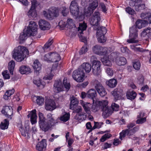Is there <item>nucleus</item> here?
<instances>
[{
	"label": "nucleus",
	"instance_id": "nucleus-58",
	"mask_svg": "<svg viewBox=\"0 0 151 151\" xmlns=\"http://www.w3.org/2000/svg\"><path fill=\"white\" fill-rule=\"evenodd\" d=\"M125 10L127 13L131 15H133L135 14V12L134 10L129 7L126 8Z\"/></svg>",
	"mask_w": 151,
	"mask_h": 151
},
{
	"label": "nucleus",
	"instance_id": "nucleus-10",
	"mask_svg": "<svg viewBox=\"0 0 151 151\" xmlns=\"http://www.w3.org/2000/svg\"><path fill=\"white\" fill-rule=\"evenodd\" d=\"M100 20L101 18L99 12H95L93 14L90 19L91 24L95 26V29L96 27L99 26Z\"/></svg>",
	"mask_w": 151,
	"mask_h": 151
},
{
	"label": "nucleus",
	"instance_id": "nucleus-38",
	"mask_svg": "<svg viewBox=\"0 0 151 151\" xmlns=\"http://www.w3.org/2000/svg\"><path fill=\"white\" fill-rule=\"evenodd\" d=\"M101 60L104 65L111 66L112 65L111 61L106 57H104L103 58H102Z\"/></svg>",
	"mask_w": 151,
	"mask_h": 151
},
{
	"label": "nucleus",
	"instance_id": "nucleus-6",
	"mask_svg": "<svg viewBox=\"0 0 151 151\" xmlns=\"http://www.w3.org/2000/svg\"><path fill=\"white\" fill-rule=\"evenodd\" d=\"M95 29L97 30L96 34L99 42L100 43L105 42L106 40V38L105 37L104 35L107 32L106 28L98 26Z\"/></svg>",
	"mask_w": 151,
	"mask_h": 151
},
{
	"label": "nucleus",
	"instance_id": "nucleus-34",
	"mask_svg": "<svg viewBox=\"0 0 151 151\" xmlns=\"http://www.w3.org/2000/svg\"><path fill=\"white\" fill-rule=\"evenodd\" d=\"M52 39H50L44 45L43 47V49L44 52L48 51H49L50 49V46L53 43Z\"/></svg>",
	"mask_w": 151,
	"mask_h": 151
},
{
	"label": "nucleus",
	"instance_id": "nucleus-27",
	"mask_svg": "<svg viewBox=\"0 0 151 151\" xmlns=\"http://www.w3.org/2000/svg\"><path fill=\"white\" fill-rule=\"evenodd\" d=\"M47 121L52 126L54 125L56 122V120L55 119L54 116L53 114L50 113L48 114L47 115Z\"/></svg>",
	"mask_w": 151,
	"mask_h": 151
},
{
	"label": "nucleus",
	"instance_id": "nucleus-9",
	"mask_svg": "<svg viewBox=\"0 0 151 151\" xmlns=\"http://www.w3.org/2000/svg\"><path fill=\"white\" fill-rule=\"evenodd\" d=\"M85 73L82 72L81 69H78L74 70L72 73V77L74 80L79 82H82L84 80Z\"/></svg>",
	"mask_w": 151,
	"mask_h": 151
},
{
	"label": "nucleus",
	"instance_id": "nucleus-31",
	"mask_svg": "<svg viewBox=\"0 0 151 151\" xmlns=\"http://www.w3.org/2000/svg\"><path fill=\"white\" fill-rule=\"evenodd\" d=\"M35 9V7L33 6L31 7L27 13V14L29 17H32L35 18L36 17L37 13Z\"/></svg>",
	"mask_w": 151,
	"mask_h": 151
},
{
	"label": "nucleus",
	"instance_id": "nucleus-8",
	"mask_svg": "<svg viewBox=\"0 0 151 151\" xmlns=\"http://www.w3.org/2000/svg\"><path fill=\"white\" fill-rule=\"evenodd\" d=\"M37 25L34 21H31L29 22V24L27 29H25L27 35L32 36H35L37 33Z\"/></svg>",
	"mask_w": 151,
	"mask_h": 151
},
{
	"label": "nucleus",
	"instance_id": "nucleus-50",
	"mask_svg": "<svg viewBox=\"0 0 151 151\" xmlns=\"http://www.w3.org/2000/svg\"><path fill=\"white\" fill-rule=\"evenodd\" d=\"M133 66L134 69L137 70H139L140 68L141 64L139 60H137L133 62Z\"/></svg>",
	"mask_w": 151,
	"mask_h": 151
},
{
	"label": "nucleus",
	"instance_id": "nucleus-13",
	"mask_svg": "<svg viewBox=\"0 0 151 151\" xmlns=\"http://www.w3.org/2000/svg\"><path fill=\"white\" fill-rule=\"evenodd\" d=\"M45 108L47 110L52 111L55 108V101L51 99L47 100L45 103Z\"/></svg>",
	"mask_w": 151,
	"mask_h": 151
},
{
	"label": "nucleus",
	"instance_id": "nucleus-21",
	"mask_svg": "<svg viewBox=\"0 0 151 151\" xmlns=\"http://www.w3.org/2000/svg\"><path fill=\"white\" fill-rule=\"evenodd\" d=\"M54 86L58 92L63 90V85L62 81L60 80L55 81L54 85Z\"/></svg>",
	"mask_w": 151,
	"mask_h": 151
},
{
	"label": "nucleus",
	"instance_id": "nucleus-54",
	"mask_svg": "<svg viewBox=\"0 0 151 151\" xmlns=\"http://www.w3.org/2000/svg\"><path fill=\"white\" fill-rule=\"evenodd\" d=\"M111 106L113 111H118L119 110V105L115 103H112Z\"/></svg>",
	"mask_w": 151,
	"mask_h": 151
},
{
	"label": "nucleus",
	"instance_id": "nucleus-25",
	"mask_svg": "<svg viewBox=\"0 0 151 151\" xmlns=\"http://www.w3.org/2000/svg\"><path fill=\"white\" fill-rule=\"evenodd\" d=\"M137 93L133 91L129 90L127 93L126 96L127 99L133 100L137 96Z\"/></svg>",
	"mask_w": 151,
	"mask_h": 151
},
{
	"label": "nucleus",
	"instance_id": "nucleus-45",
	"mask_svg": "<svg viewBox=\"0 0 151 151\" xmlns=\"http://www.w3.org/2000/svg\"><path fill=\"white\" fill-rule=\"evenodd\" d=\"M36 97V101L39 105H42L44 102V99L41 96H37Z\"/></svg>",
	"mask_w": 151,
	"mask_h": 151
},
{
	"label": "nucleus",
	"instance_id": "nucleus-20",
	"mask_svg": "<svg viewBox=\"0 0 151 151\" xmlns=\"http://www.w3.org/2000/svg\"><path fill=\"white\" fill-rule=\"evenodd\" d=\"M91 61L93 64L92 67L101 68V63L98 60L95 56H92L91 58Z\"/></svg>",
	"mask_w": 151,
	"mask_h": 151
},
{
	"label": "nucleus",
	"instance_id": "nucleus-3",
	"mask_svg": "<svg viewBox=\"0 0 151 151\" xmlns=\"http://www.w3.org/2000/svg\"><path fill=\"white\" fill-rule=\"evenodd\" d=\"M28 50L26 47L19 46L14 50L12 56L16 61L20 62L23 60L27 55H28Z\"/></svg>",
	"mask_w": 151,
	"mask_h": 151
},
{
	"label": "nucleus",
	"instance_id": "nucleus-12",
	"mask_svg": "<svg viewBox=\"0 0 151 151\" xmlns=\"http://www.w3.org/2000/svg\"><path fill=\"white\" fill-rule=\"evenodd\" d=\"M1 113L4 115H6L7 117L9 118L10 119H12L11 116L13 114V111L11 107L8 106H4L1 111Z\"/></svg>",
	"mask_w": 151,
	"mask_h": 151
},
{
	"label": "nucleus",
	"instance_id": "nucleus-56",
	"mask_svg": "<svg viewBox=\"0 0 151 151\" xmlns=\"http://www.w3.org/2000/svg\"><path fill=\"white\" fill-rule=\"evenodd\" d=\"M111 134H110L107 133L105 134L101 137L100 139V141L101 142H103L105 141L107 138H109L111 137Z\"/></svg>",
	"mask_w": 151,
	"mask_h": 151
},
{
	"label": "nucleus",
	"instance_id": "nucleus-46",
	"mask_svg": "<svg viewBox=\"0 0 151 151\" xmlns=\"http://www.w3.org/2000/svg\"><path fill=\"white\" fill-rule=\"evenodd\" d=\"M51 14L54 17H57L59 15L58 10L55 7H54L50 10Z\"/></svg>",
	"mask_w": 151,
	"mask_h": 151
},
{
	"label": "nucleus",
	"instance_id": "nucleus-23",
	"mask_svg": "<svg viewBox=\"0 0 151 151\" xmlns=\"http://www.w3.org/2000/svg\"><path fill=\"white\" fill-rule=\"evenodd\" d=\"M19 71L22 74H28L31 73V69L28 66L22 65L19 68Z\"/></svg>",
	"mask_w": 151,
	"mask_h": 151
},
{
	"label": "nucleus",
	"instance_id": "nucleus-2",
	"mask_svg": "<svg viewBox=\"0 0 151 151\" xmlns=\"http://www.w3.org/2000/svg\"><path fill=\"white\" fill-rule=\"evenodd\" d=\"M136 26H133L130 28L129 29V40H127V42L129 43H135L137 42L138 40L136 39L137 37V30L136 28L137 27L139 29L142 28L144 25L143 24L142 21V20H138L136 22Z\"/></svg>",
	"mask_w": 151,
	"mask_h": 151
},
{
	"label": "nucleus",
	"instance_id": "nucleus-40",
	"mask_svg": "<svg viewBox=\"0 0 151 151\" xmlns=\"http://www.w3.org/2000/svg\"><path fill=\"white\" fill-rule=\"evenodd\" d=\"M15 66V63L13 60L11 61L9 63L8 68L11 74H13V71Z\"/></svg>",
	"mask_w": 151,
	"mask_h": 151
},
{
	"label": "nucleus",
	"instance_id": "nucleus-36",
	"mask_svg": "<svg viewBox=\"0 0 151 151\" xmlns=\"http://www.w3.org/2000/svg\"><path fill=\"white\" fill-rule=\"evenodd\" d=\"M106 84L111 88H114L116 86L117 82L114 79H111L108 81H106Z\"/></svg>",
	"mask_w": 151,
	"mask_h": 151
},
{
	"label": "nucleus",
	"instance_id": "nucleus-59",
	"mask_svg": "<svg viewBox=\"0 0 151 151\" xmlns=\"http://www.w3.org/2000/svg\"><path fill=\"white\" fill-rule=\"evenodd\" d=\"M88 51V48L86 45L83 46L81 48L80 52V55H83L85 54Z\"/></svg>",
	"mask_w": 151,
	"mask_h": 151
},
{
	"label": "nucleus",
	"instance_id": "nucleus-64",
	"mask_svg": "<svg viewBox=\"0 0 151 151\" xmlns=\"http://www.w3.org/2000/svg\"><path fill=\"white\" fill-rule=\"evenodd\" d=\"M146 121V119L145 117L139 118L137 120L136 122L137 124H142L145 122Z\"/></svg>",
	"mask_w": 151,
	"mask_h": 151
},
{
	"label": "nucleus",
	"instance_id": "nucleus-55",
	"mask_svg": "<svg viewBox=\"0 0 151 151\" xmlns=\"http://www.w3.org/2000/svg\"><path fill=\"white\" fill-rule=\"evenodd\" d=\"M62 13L64 16H66L68 13V11L65 7H62L60 8Z\"/></svg>",
	"mask_w": 151,
	"mask_h": 151
},
{
	"label": "nucleus",
	"instance_id": "nucleus-57",
	"mask_svg": "<svg viewBox=\"0 0 151 151\" xmlns=\"http://www.w3.org/2000/svg\"><path fill=\"white\" fill-rule=\"evenodd\" d=\"M51 52L46 54L44 56L43 59L45 61H47V62H51L50 60L51 59Z\"/></svg>",
	"mask_w": 151,
	"mask_h": 151
},
{
	"label": "nucleus",
	"instance_id": "nucleus-44",
	"mask_svg": "<svg viewBox=\"0 0 151 151\" xmlns=\"http://www.w3.org/2000/svg\"><path fill=\"white\" fill-rule=\"evenodd\" d=\"M63 84L64 87L66 88L67 91H68L70 87V83L68 81L67 78H65L63 80Z\"/></svg>",
	"mask_w": 151,
	"mask_h": 151
},
{
	"label": "nucleus",
	"instance_id": "nucleus-51",
	"mask_svg": "<svg viewBox=\"0 0 151 151\" xmlns=\"http://www.w3.org/2000/svg\"><path fill=\"white\" fill-rule=\"evenodd\" d=\"M67 35L70 37H73L75 36L76 34V32L75 29H69V31L67 32Z\"/></svg>",
	"mask_w": 151,
	"mask_h": 151
},
{
	"label": "nucleus",
	"instance_id": "nucleus-26",
	"mask_svg": "<svg viewBox=\"0 0 151 151\" xmlns=\"http://www.w3.org/2000/svg\"><path fill=\"white\" fill-rule=\"evenodd\" d=\"M86 118V115L85 113H78L74 116L75 119L80 122L85 120Z\"/></svg>",
	"mask_w": 151,
	"mask_h": 151
},
{
	"label": "nucleus",
	"instance_id": "nucleus-60",
	"mask_svg": "<svg viewBox=\"0 0 151 151\" xmlns=\"http://www.w3.org/2000/svg\"><path fill=\"white\" fill-rule=\"evenodd\" d=\"M150 14L149 13H142L141 14V17L142 19H145L147 21Z\"/></svg>",
	"mask_w": 151,
	"mask_h": 151
},
{
	"label": "nucleus",
	"instance_id": "nucleus-28",
	"mask_svg": "<svg viewBox=\"0 0 151 151\" xmlns=\"http://www.w3.org/2000/svg\"><path fill=\"white\" fill-rule=\"evenodd\" d=\"M51 54L50 60L51 62H57L60 60V55L58 53L53 52H51Z\"/></svg>",
	"mask_w": 151,
	"mask_h": 151
},
{
	"label": "nucleus",
	"instance_id": "nucleus-35",
	"mask_svg": "<svg viewBox=\"0 0 151 151\" xmlns=\"http://www.w3.org/2000/svg\"><path fill=\"white\" fill-rule=\"evenodd\" d=\"M9 125V121L6 119H5L1 122L0 124V128L2 129H7Z\"/></svg>",
	"mask_w": 151,
	"mask_h": 151
},
{
	"label": "nucleus",
	"instance_id": "nucleus-52",
	"mask_svg": "<svg viewBox=\"0 0 151 151\" xmlns=\"http://www.w3.org/2000/svg\"><path fill=\"white\" fill-rule=\"evenodd\" d=\"M70 115L69 113H66L60 118V120L64 122H66L68 121L70 118Z\"/></svg>",
	"mask_w": 151,
	"mask_h": 151
},
{
	"label": "nucleus",
	"instance_id": "nucleus-11",
	"mask_svg": "<svg viewBox=\"0 0 151 151\" xmlns=\"http://www.w3.org/2000/svg\"><path fill=\"white\" fill-rule=\"evenodd\" d=\"M70 8V12L73 15L76 16L78 15L79 12L78 6V4L75 1H72Z\"/></svg>",
	"mask_w": 151,
	"mask_h": 151
},
{
	"label": "nucleus",
	"instance_id": "nucleus-53",
	"mask_svg": "<svg viewBox=\"0 0 151 151\" xmlns=\"http://www.w3.org/2000/svg\"><path fill=\"white\" fill-rule=\"evenodd\" d=\"M51 13L50 12L49 10L47 13L46 11L43 12V14L45 17H46V18L48 19H52L53 17Z\"/></svg>",
	"mask_w": 151,
	"mask_h": 151
},
{
	"label": "nucleus",
	"instance_id": "nucleus-4",
	"mask_svg": "<svg viewBox=\"0 0 151 151\" xmlns=\"http://www.w3.org/2000/svg\"><path fill=\"white\" fill-rule=\"evenodd\" d=\"M134 125V124L133 123L128 124L127 126L128 129L123 130L120 133L119 138L121 140H122L123 138L125 137L126 135L128 136L129 138H130L132 135H133L139 130V128L138 126H136L133 128Z\"/></svg>",
	"mask_w": 151,
	"mask_h": 151
},
{
	"label": "nucleus",
	"instance_id": "nucleus-41",
	"mask_svg": "<svg viewBox=\"0 0 151 151\" xmlns=\"http://www.w3.org/2000/svg\"><path fill=\"white\" fill-rule=\"evenodd\" d=\"M92 68V72L93 74L96 76H98L101 73V68Z\"/></svg>",
	"mask_w": 151,
	"mask_h": 151
},
{
	"label": "nucleus",
	"instance_id": "nucleus-30",
	"mask_svg": "<svg viewBox=\"0 0 151 151\" xmlns=\"http://www.w3.org/2000/svg\"><path fill=\"white\" fill-rule=\"evenodd\" d=\"M34 84L36 85L37 87H40V88H43L45 85L44 82L41 81L39 79H34L33 80Z\"/></svg>",
	"mask_w": 151,
	"mask_h": 151
},
{
	"label": "nucleus",
	"instance_id": "nucleus-62",
	"mask_svg": "<svg viewBox=\"0 0 151 151\" xmlns=\"http://www.w3.org/2000/svg\"><path fill=\"white\" fill-rule=\"evenodd\" d=\"M2 75L4 79H8L9 78L10 76L7 70H5L2 73Z\"/></svg>",
	"mask_w": 151,
	"mask_h": 151
},
{
	"label": "nucleus",
	"instance_id": "nucleus-39",
	"mask_svg": "<svg viewBox=\"0 0 151 151\" xmlns=\"http://www.w3.org/2000/svg\"><path fill=\"white\" fill-rule=\"evenodd\" d=\"M32 112L33 113V115L32 117L30 118V121L32 124H33L37 122V116L36 114V110L35 109L33 110Z\"/></svg>",
	"mask_w": 151,
	"mask_h": 151
},
{
	"label": "nucleus",
	"instance_id": "nucleus-37",
	"mask_svg": "<svg viewBox=\"0 0 151 151\" xmlns=\"http://www.w3.org/2000/svg\"><path fill=\"white\" fill-rule=\"evenodd\" d=\"M120 92L118 89H115L112 92V93L114 98L115 100H117L120 98V96L119 94Z\"/></svg>",
	"mask_w": 151,
	"mask_h": 151
},
{
	"label": "nucleus",
	"instance_id": "nucleus-43",
	"mask_svg": "<svg viewBox=\"0 0 151 151\" xmlns=\"http://www.w3.org/2000/svg\"><path fill=\"white\" fill-rule=\"evenodd\" d=\"M134 6L135 9L137 12L140 11L146 8L145 4H143L136 5H135Z\"/></svg>",
	"mask_w": 151,
	"mask_h": 151
},
{
	"label": "nucleus",
	"instance_id": "nucleus-33",
	"mask_svg": "<svg viewBox=\"0 0 151 151\" xmlns=\"http://www.w3.org/2000/svg\"><path fill=\"white\" fill-rule=\"evenodd\" d=\"M88 2L89 4V6L94 10L98 5L97 0H89Z\"/></svg>",
	"mask_w": 151,
	"mask_h": 151
},
{
	"label": "nucleus",
	"instance_id": "nucleus-17",
	"mask_svg": "<svg viewBox=\"0 0 151 151\" xmlns=\"http://www.w3.org/2000/svg\"><path fill=\"white\" fill-rule=\"evenodd\" d=\"M70 109H73L75 106L78 105V101L76 98L73 96H70Z\"/></svg>",
	"mask_w": 151,
	"mask_h": 151
},
{
	"label": "nucleus",
	"instance_id": "nucleus-32",
	"mask_svg": "<svg viewBox=\"0 0 151 151\" xmlns=\"http://www.w3.org/2000/svg\"><path fill=\"white\" fill-rule=\"evenodd\" d=\"M127 63L126 59L124 57H120L117 58L116 60V63L119 65H123Z\"/></svg>",
	"mask_w": 151,
	"mask_h": 151
},
{
	"label": "nucleus",
	"instance_id": "nucleus-16",
	"mask_svg": "<svg viewBox=\"0 0 151 151\" xmlns=\"http://www.w3.org/2000/svg\"><path fill=\"white\" fill-rule=\"evenodd\" d=\"M45 139H42V141L37 144L36 149L38 151H43L45 150L47 144Z\"/></svg>",
	"mask_w": 151,
	"mask_h": 151
},
{
	"label": "nucleus",
	"instance_id": "nucleus-47",
	"mask_svg": "<svg viewBox=\"0 0 151 151\" xmlns=\"http://www.w3.org/2000/svg\"><path fill=\"white\" fill-rule=\"evenodd\" d=\"M101 54L104 55H108L110 52V50L109 48L106 47H101Z\"/></svg>",
	"mask_w": 151,
	"mask_h": 151
},
{
	"label": "nucleus",
	"instance_id": "nucleus-7",
	"mask_svg": "<svg viewBox=\"0 0 151 151\" xmlns=\"http://www.w3.org/2000/svg\"><path fill=\"white\" fill-rule=\"evenodd\" d=\"M108 101L106 100L99 101V105L101 106L102 110L103 111V115L105 117H107L111 114V111L110 107L108 106Z\"/></svg>",
	"mask_w": 151,
	"mask_h": 151
},
{
	"label": "nucleus",
	"instance_id": "nucleus-24",
	"mask_svg": "<svg viewBox=\"0 0 151 151\" xmlns=\"http://www.w3.org/2000/svg\"><path fill=\"white\" fill-rule=\"evenodd\" d=\"M87 27L86 23L84 21L79 24V26L78 27V34L83 33V31L85 30Z\"/></svg>",
	"mask_w": 151,
	"mask_h": 151
},
{
	"label": "nucleus",
	"instance_id": "nucleus-1",
	"mask_svg": "<svg viewBox=\"0 0 151 151\" xmlns=\"http://www.w3.org/2000/svg\"><path fill=\"white\" fill-rule=\"evenodd\" d=\"M91 83L95 89H91L88 91L87 93V97L92 99L93 103L94 102V99L97 95L96 91L99 95L102 97L105 96L107 93L104 86L98 80H93L91 81Z\"/></svg>",
	"mask_w": 151,
	"mask_h": 151
},
{
	"label": "nucleus",
	"instance_id": "nucleus-48",
	"mask_svg": "<svg viewBox=\"0 0 151 151\" xmlns=\"http://www.w3.org/2000/svg\"><path fill=\"white\" fill-rule=\"evenodd\" d=\"M93 11L94 10L89 6L87 9H85L84 10L85 15H86V17L89 16L93 12Z\"/></svg>",
	"mask_w": 151,
	"mask_h": 151
},
{
	"label": "nucleus",
	"instance_id": "nucleus-22",
	"mask_svg": "<svg viewBox=\"0 0 151 151\" xmlns=\"http://www.w3.org/2000/svg\"><path fill=\"white\" fill-rule=\"evenodd\" d=\"M81 104L83 107L85 112L88 115L91 114L90 111L91 104L89 103H87L82 101L81 102Z\"/></svg>",
	"mask_w": 151,
	"mask_h": 151
},
{
	"label": "nucleus",
	"instance_id": "nucleus-15",
	"mask_svg": "<svg viewBox=\"0 0 151 151\" xmlns=\"http://www.w3.org/2000/svg\"><path fill=\"white\" fill-rule=\"evenodd\" d=\"M79 68L84 73H88L91 70V66L89 63H85L82 64Z\"/></svg>",
	"mask_w": 151,
	"mask_h": 151
},
{
	"label": "nucleus",
	"instance_id": "nucleus-42",
	"mask_svg": "<svg viewBox=\"0 0 151 151\" xmlns=\"http://www.w3.org/2000/svg\"><path fill=\"white\" fill-rule=\"evenodd\" d=\"M101 46L96 45L93 47L92 49L93 52L97 54H100Z\"/></svg>",
	"mask_w": 151,
	"mask_h": 151
},
{
	"label": "nucleus",
	"instance_id": "nucleus-49",
	"mask_svg": "<svg viewBox=\"0 0 151 151\" xmlns=\"http://www.w3.org/2000/svg\"><path fill=\"white\" fill-rule=\"evenodd\" d=\"M67 22V23L66 24V26L70 29H72L73 27H75V24L73 22V20L72 19H68Z\"/></svg>",
	"mask_w": 151,
	"mask_h": 151
},
{
	"label": "nucleus",
	"instance_id": "nucleus-63",
	"mask_svg": "<svg viewBox=\"0 0 151 151\" xmlns=\"http://www.w3.org/2000/svg\"><path fill=\"white\" fill-rule=\"evenodd\" d=\"M106 72L108 75L109 76H112L113 74V72L112 69L110 68H106Z\"/></svg>",
	"mask_w": 151,
	"mask_h": 151
},
{
	"label": "nucleus",
	"instance_id": "nucleus-29",
	"mask_svg": "<svg viewBox=\"0 0 151 151\" xmlns=\"http://www.w3.org/2000/svg\"><path fill=\"white\" fill-rule=\"evenodd\" d=\"M25 29H24L23 30V32L20 34V35L19 37L20 43H22L27 39V37L32 36V35H28L27 33V32Z\"/></svg>",
	"mask_w": 151,
	"mask_h": 151
},
{
	"label": "nucleus",
	"instance_id": "nucleus-5",
	"mask_svg": "<svg viewBox=\"0 0 151 151\" xmlns=\"http://www.w3.org/2000/svg\"><path fill=\"white\" fill-rule=\"evenodd\" d=\"M39 124L40 129L45 132L50 129L52 125L48 122L46 121L43 114L40 112L39 113Z\"/></svg>",
	"mask_w": 151,
	"mask_h": 151
},
{
	"label": "nucleus",
	"instance_id": "nucleus-19",
	"mask_svg": "<svg viewBox=\"0 0 151 151\" xmlns=\"http://www.w3.org/2000/svg\"><path fill=\"white\" fill-rule=\"evenodd\" d=\"M141 36L147 40L148 38L151 37V29L148 28L144 29L141 33Z\"/></svg>",
	"mask_w": 151,
	"mask_h": 151
},
{
	"label": "nucleus",
	"instance_id": "nucleus-14",
	"mask_svg": "<svg viewBox=\"0 0 151 151\" xmlns=\"http://www.w3.org/2000/svg\"><path fill=\"white\" fill-rule=\"evenodd\" d=\"M39 25L41 30H48L50 27L49 23L47 21L44 20H40L39 21Z\"/></svg>",
	"mask_w": 151,
	"mask_h": 151
},
{
	"label": "nucleus",
	"instance_id": "nucleus-18",
	"mask_svg": "<svg viewBox=\"0 0 151 151\" xmlns=\"http://www.w3.org/2000/svg\"><path fill=\"white\" fill-rule=\"evenodd\" d=\"M32 66L35 70V73L36 75H38L39 71L41 69V64L38 60H36L34 62Z\"/></svg>",
	"mask_w": 151,
	"mask_h": 151
},
{
	"label": "nucleus",
	"instance_id": "nucleus-61",
	"mask_svg": "<svg viewBox=\"0 0 151 151\" xmlns=\"http://www.w3.org/2000/svg\"><path fill=\"white\" fill-rule=\"evenodd\" d=\"M141 0H131L129 3V5L132 6H134L136 4H138L141 1Z\"/></svg>",
	"mask_w": 151,
	"mask_h": 151
}]
</instances>
